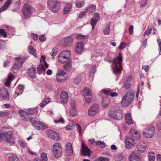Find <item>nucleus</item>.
<instances>
[{
	"mask_svg": "<svg viewBox=\"0 0 161 161\" xmlns=\"http://www.w3.org/2000/svg\"><path fill=\"white\" fill-rule=\"evenodd\" d=\"M122 61V56L120 53L113 61V66L114 72L117 74L120 72L121 70Z\"/></svg>",
	"mask_w": 161,
	"mask_h": 161,
	"instance_id": "f257e3e1",
	"label": "nucleus"
},
{
	"mask_svg": "<svg viewBox=\"0 0 161 161\" xmlns=\"http://www.w3.org/2000/svg\"><path fill=\"white\" fill-rule=\"evenodd\" d=\"M35 11V8L28 3H25L22 7V12L25 19L30 18Z\"/></svg>",
	"mask_w": 161,
	"mask_h": 161,
	"instance_id": "f03ea898",
	"label": "nucleus"
},
{
	"mask_svg": "<svg viewBox=\"0 0 161 161\" xmlns=\"http://www.w3.org/2000/svg\"><path fill=\"white\" fill-rule=\"evenodd\" d=\"M13 133L11 131L6 132L1 130H0V141L5 139L10 143L14 144L15 142V140L13 137Z\"/></svg>",
	"mask_w": 161,
	"mask_h": 161,
	"instance_id": "7ed1b4c3",
	"label": "nucleus"
},
{
	"mask_svg": "<svg viewBox=\"0 0 161 161\" xmlns=\"http://www.w3.org/2000/svg\"><path fill=\"white\" fill-rule=\"evenodd\" d=\"M134 94L131 92H128L123 97L121 102L123 107H126L130 105L134 98Z\"/></svg>",
	"mask_w": 161,
	"mask_h": 161,
	"instance_id": "20e7f679",
	"label": "nucleus"
},
{
	"mask_svg": "<svg viewBox=\"0 0 161 161\" xmlns=\"http://www.w3.org/2000/svg\"><path fill=\"white\" fill-rule=\"evenodd\" d=\"M27 112L22 110L19 111V113L20 115L21 119L25 121L29 120L30 119L28 115H32L35 114L37 112L36 108H31L27 110Z\"/></svg>",
	"mask_w": 161,
	"mask_h": 161,
	"instance_id": "39448f33",
	"label": "nucleus"
},
{
	"mask_svg": "<svg viewBox=\"0 0 161 161\" xmlns=\"http://www.w3.org/2000/svg\"><path fill=\"white\" fill-rule=\"evenodd\" d=\"M47 5L49 9L54 13H57L60 10V2L58 0H48Z\"/></svg>",
	"mask_w": 161,
	"mask_h": 161,
	"instance_id": "423d86ee",
	"label": "nucleus"
},
{
	"mask_svg": "<svg viewBox=\"0 0 161 161\" xmlns=\"http://www.w3.org/2000/svg\"><path fill=\"white\" fill-rule=\"evenodd\" d=\"M53 154L56 158L58 159L61 157L62 149L61 145L56 143L53 145L52 150Z\"/></svg>",
	"mask_w": 161,
	"mask_h": 161,
	"instance_id": "0eeeda50",
	"label": "nucleus"
},
{
	"mask_svg": "<svg viewBox=\"0 0 161 161\" xmlns=\"http://www.w3.org/2000/svg\"><path fill=\"white\" fill-rule=\"evenodd\" d=\"M30 120L32 125L37 130H43L46 129L47 126L41 121L37 120L35 118H31Z\"/></svg>",
	"mask_w": 161,
	"mask_h": 161,
	"instance_id": "6e6552de",
	"label": "nucleus"
},
{
	"mask_svg": "<svg viewBox=\"0 0 161 161\" xmlns=\"http://www.w3.org/2000/svg\"><path fill=\"white\" fill-rule=\"evenodd\" d=\"M15 62L12 67V70L14 73L16 72L20 69L23 64L25 61V59L23 58H16Z\"/></svg>",
	"mask_w": 161,
	"mask_h": 161,
	"instance_id": "1a4fd4ad",
	"label": "nucleus"
},
{
	"mask_svg": "<svg viewBox=\"0 0 161 161\" xmlns=\"http://www.w3.org/2000/svg\"><path fill=\"white\" fill-rule=\"evenodd\" d=\"M45 59L46 57L45 56H41L40 61L41 62H42V60L43 61V62L40 64L38 65L37 68V73L39 74L42 73L43 70L45 71L46 69L48 67V64H47V62L46 61Z\"/></svg>",
	"mask_w": 161,
	"mask_h": 161,
	"instance_id": "9d476101",
	"label": "nucleus"
},
{
	"mask_svg": "<svg viewBox=\"0 0 161 161\" xmlns=\"http://www.w3.org/2000/svg\"><path fill=\"white\" fill-rule=\"evenodd\" d=\"M155 127L153 126H149L143 132L144 137L149 138L152 137L154 133Z\"/></svg>",
	"mask_w": 161,
	"mask_h": 161,
	"instance_id": "9b49d317",
	"label": "nucleus"
},
{
	"mask_svg": "<svg viewBox=\"0 0 161 161\" xmlns=\"http://www.w3.org/2000/svg\"><path fill=\"white\" fill-rule=\"evenodd\" d=\"M108 114L110 117L115 119L120 120L122 118V113L120 110L112 111L109 112Z\"/></svg>",
	"mask_w": 161,
	"mask_h": 161,
	"instance_id": "f8f14e48",
	"label": "nucleus"
},
{
	"mask_svg": "<svg viewBox=\"0 0 161 161\" xmlns=\"http://www.w3.org/2000/svg\"><path fill=\"white\" fill-rule=\"evenodd\" d=\"M47 134L49 138L54 140H59L60 139L58 134L53 130H47Z\"/></svg>",
	"mask_w": 161,
	"mask_h": 161,
	"instance_id": "ddd939ff",
	"label": "nucleus"
},
{
	"mask_svg": "<svg viewBox=\"0 0 161 161\" xmlns=\"http://www.w3.org/2000/svg\"><path fill=\"white\" fill-rule=\"evenodd\" d=\"M99 110V106L97 104H95L90 107L88 111V114L90 116H93L96 114Z\"/></svg>",
	"mask_w": 161,
	"mask_h": 161,
	"instance_id": "4468645a",
	"label": "nucleus"
},
{
	"mask_svg": "<svg viewBox=\"0 0 161 161\" xmlns=\"http://www.w3.org/2000/svg\"><path fill=\"white\" fill-rule=\"evenodd\" d=\"M125 147L128 149L130 148L135 144V142L133 138L126 136L125 140Z\"/></svg>",
	"mask_w": 161,
	"mask_h": 161,
	"instance_id": "2eb2a0df",
	"label": "nucleus"
},
{
	"mask_svg": "<svg viewBox=\"0 0 161 161\" xmlns=\"http://www.w3.org/2000/svg\"><path fill=\"white\" fill-rule=\"evenodd\" d=\"M82 149L81 153L85 156H90V150L88 147L86 146L84 142L82 141L81 142Z\"/></svg>",
	"mask_w": 161,
	"mask_h": 161,
	"instance_id": "dca6fc26",
	"label": "nucleus"
},
{
	"mask_svg": "<svg viewBox=\"0 0 161 161\" xmlns=\"http://www.w3.org/2000/svg\"><path fill=\"white\" fill-rule=\"evenodd\" d=\"M100 19L99 14L98 13H95L94 14V16L91 19V25L92 27V29L94 28L97 22Z\"/></svg>",
	"mask_w": 161,
	"mask_h": 161,
	"instance_id": "f3484780",
	"label": "nucleus"
},
{
	"mask_svg": "<svg viewBox=\"0 0 161 161\" xmlns=\"http://www.w3.org/2000/svg\"><path fill=\"white\" fill-rule=\"evenodd\" d=\"M70 108L69 111L70 115L71 116H75L76 115L77 112L76 109L75 102L74 101H72L70 103Z\"/></svg>",
	"mask_w": 161,
	"mask_h": 161,
	"instance_id": "a211bd4d",
	"label": "nucleus"
},
{
	"mask_svg": "<svg viewBox=\"0 0 161 161\" xmlns=\"http://www.w3.org/2000/svg\"><path fill=\"white\" fill-rule=\"evenodd\" d=\"M68 98V94L67 92L63 91L61 92L60 95V99L63 104L67 103Z\"/></svg>",
	"mask_w": 161,
	"mask_h": 161,
	"instance_id": "6ab92c4d",
	"label": "nucleus"
},
{
	"mask_svg": "<svg viewBox=\"0 0 161 161\" xmlns=\"http://www.w3.org/2000/svg\"><path fill=\"white\" fill-rule=\"evenodd\" d=\"M136 148L138 151L142 153H144L147 148L146 144L143 142H140L136 146Z\"/></svg>",
	"mask_w": 161,
	"mask_h": 161,
	"instance_id": "aec40b11",
	"label": "nucleus"
},
{
	"mask_svg": "<svg viewBox=\"0 0 161 161\" xmlns=\"http://www.w3.org/2000/svg\"><path fill=\"white\" fill-rule=\"evenodd\" d=\"M65 149L66 153L69 156H71L72 154L73 151L72 145L70 143H68L66 144Z\"/></svg>",
	"mask_w": 161,
	"mask_h": 161,
	"instance_id": "412c9836",
	"label": "nucleus"
},
{
	"mask_svg": "<svg viewBox=\"0 0 161 161\" xmlns=\"http://www.w3.org/2000/svg\"><path fill=\"white\" fill-rule=\"evenodd\" d=\"M84 48V45L82 42H78L75 46V52L77 53H81Z\"/></svg>",
	"mask_w": 161,
	"mask_h": 161,
	"instance_id": "4be33fe9",
	"label": "nucleus"
},
{
	"mask_svg": "<svg viewBox=\"0 0 161 161\" xmlns=\"http://www.w3.org/2000/svg\"><path fill=\"white\" fill-rule=\"evenodd\" d=\"M130 161H141L140 158L137 156L136 152H133L130 156Z\"/></svg>",
	"mask_w": 161,
	"mask_h": 161,
	"instance_id": "5701e85b",
	"label": "nucleus"
},
{
	"mask_svg": "<svg viewBox=\"0 0 161 161\" xmlns=\"http://www.w3.org/2000/svg\"><path fill=\"white\" fill-rule=\"evenodd\" d=\"M73 39L72 37L69 36L65 37L64 40V42L65 46H70L73 43Z\"/></svg>",
	"mask_w": 161,
	"mask_h": 161,
	"instance_id": "b1692460",
	"label": "nucleus"
},
{
	"mask_svg": "<svg viewBox=\"0 0 161 161\" xmlns=\"http://www.w3.org/2000/svg\"><path fill=\"white\" fill-rule=\"evenodd\" d=\"M101 92L102 93L105 94L106 95H109L112 97H116L118 95L117 93L116 92H112L110 90L103 89L102 90Z\"/></svg>",
	"mask_w": 161,
	"mask_h": 161,
	"instance_id": "393cba45",
	"label": "nucleus"
},
{
	"mask_svg": "<svg viewBox=\"0 0 161 161\" xmlns=\"http://www.w3.org/2000/svg\"><path fill=\"white\" fill-rule=\"evenodd\" d=\"M36 69L34 68H29L28 71V75L32 78H35L36 77Z\"/></svg>",
	"mask_w": 161,
	"mask_h": 161,
	"instance_id": "a878e982",
	"label": "nucleus"
},
{
	"mask_svg": "<svg viewBox=\"0 0 161 161\" xmlns=\"http://www.w3.org/2000/svg\"><path fill=\"white\" fill-rule=\"evenodd\" d=\"M13 0H8L3 7L0 8V13L5 10L11 4Z\"/></svg>",
	"mask_w": 161,
	"mask_h": 161,
	"instance_id": "bb28decb",
	"label": "nucleus"
},
{
	"mask_svg": "<svg viewBox=\"0 0 161 161\" xmlns=\"http://www.w3.org/2000/svg\"><path fill=\"white\" fill-rule=\"evenodd\" d=\"M111 23L108 22L106 25L103 31V33L105 35H108L110 32V26Z\"/></svg>",
	"mask_w": 161,
	"mask_h": 161,
	"instance_id": "cd10ccee",
	"label": "nucleus"
},
{
	"mask_svg": "<svg viewBox=\"0 0 161 161\" xmlns=\"http://www.w3.org/2000/svg\"><path fill=\"white\" fill-rule=\"evenodd\" d=\"M3 94H1V95L2 97L5 100H9V97L8 95V93L7 89H4L2 90Z\"/></svg>",
	"mask_w": 161,
	"mask_h": 161,
	"instance_id": "c85d7f7f",
	"label": "nucleus"
},
{
	"mask_svg": "<svg viewBox=\"0 0 161 161\" xmlns=\"http://www.w3.org/2000/svg\"><path fill=\"white\" fill-rule=\"evenodd\" d=\"M125 119L128 125L132 124L133 123V121L131 118V114L130 113H127L125 115Z\"/></svg>",
	"mask_w": 161,
	"mask_h": 161,
	"instance_id": "c756f323",
	"label": "nucleus"
},
{
	"mask_svg": "<svg viewBox=\"0 0 161 161\" xmlns=\"http://www.w3.org/2000/svg\"><path fill=\"white\" fill-rule=\"evenodd\" d=\"M71 61L69 60L64 64V69L66 71H69L71 69Z\"/></svg>",
	"mask_w": 161,
	"mask_h": 161,
	"instance_id": "7c9ffc66",
	"label": "nucleus"
},
{
	"mask_svg": "<svg viewBox=\"0 0 161 161\" xmlns=\"http://www.w3.org/2000/svg\"><path fill=\"white\" fill-rule=\"evenodd\" d=\"M96 9V6L93 4L89 5L86 9V11L87 12L93 13L94 12Z\"/></svg>",
	"mask_w": 161,
	"mask_h": 161,
	"instance_id": "2f4dec72",
	"label": "nucleus"
},
{
	"mask_svg": "<svg viewBox=\"0 0 161 161\" xmlns=\"http://www.w3.org/2000/svg\"><path fill=\"white\" fill-rule=\"evenodd\" d=\"M109 103V100L107 97L104 98L103 99L102 104L103 108L106 107Z\"/></svg>",
	"mask_w": 161,
	"mask_h": 161,
	"instance_id": "473e14b6",
	"label": "nucleus"
},
{
	"mask_svg": "<svg viewBox=\"0 0 161 161\" xmlns=\"http://www.w3.org/2000/svg\"><path fill=\"white\" fill-rule=\"evenodd\" d=\"M63 53H61L58 56L59 62L60 63L62 64H63L65 62H66L67 59L66 58L64 57V56L63 55Z\"/></svg>",
	"mask_w": 161,
	"mask_h": 161,
	"instance_id": "72a5a7b5",
	"label": "nucleus"
},
{
	"mask_svg": "<svg viewBox=\"0 0 161 161\" xmlns=\"http://www.w3.org/2000/svg\"><path fill=\"white\" fill-rule=\"evenodd\" d=\"M28 51L29 53L34 55L35 57H37L36 51L32 46H29V47Z\"/></svg>",
	"mask_w": 161,
	"mask_h": 161,
	"instance_id": "f704fd0d",
	"label": "nucleus"
},
{
	"mask_svg": "<svg viewBox=\"0 0 161 161\" xmlns=\"http://www.w3.org/2000/svg\"><path fill=\"white\" fill-rule=\"evenodd\" d=\"M149 161H154L155 158V154L153 152H150L148 153Z\"/></svg>",
	"mask_w": 161,
	"mask_h": 161,
	"instance_id": "c9c22d12",
	"label": "nucleus"
},
{
	"mask_svg": "<svg viewBox=\"0 0 161 161\" xmlns=\"http://www.w3.org/2000/svg\"><path fill=\"white\" fill-rule=\"evenodd\" d=\"M61 53H63V55L64 58H66L67 59L70 58L71 52L69 50H65L62 51Z\"/></svg>",
	"mask_w": 161,
	"mask_h": 161,
	"instance_id": "e433bc0d",
	"label": "nucleus"
},
{
	"mask_svg": "<svg viewBox=\"0 0 161 161\" xmlns=\"http://www.w3.org/2000/svg\"><path fill=\"white\" fill-rule=\"evenodd\" d=\"M9 161H19V159L18 156L15 154H13L8 157Z\"/></svg>",
	"mask_w": 161,
	"mask_h": 161,
	"instance_id": "4c0bfd02",
	"label": "nucleus"
},
{
	"mask_svg": "<svg viewBox=\"0 0 161 161\" xmlns=\"http://www.w3.org/2000/svg\"><path fill=\"white\" fill-rule=\"evenodd\" d=\"M84 95L85 96H91L92 95L90 89L88 87H85L84 89Z\"/></svg>",
	"mask_w": 161,
	"mask_h": 161,
	"instance_id": "58836bf2",
	"label": "nucleus"
},
{
	"mask_svg": "<svg viewBox=\"0 0 161 161\" xmlns=\"http://www.w3.org/2000/svg\"><path fill=\"white\" fill-rule=\"evenodd\" d=\"M50 99L48 97L45 99L40 104V107L43 108L49 103Z\"/></svg>",
	"mask_w": 161,
	"mask_h": 161,
	"instance_id": "ea45409f",
	"label": "nucleus"
},
{
	"mask_svg": "<svg viewBox=\"0 0 161 161\" xmlns=\"http://www.w3.org/2000/svg\"><path fill=\"white\" fill-rule=\"evenodd\" d=\"M71 7V4H67L64 8V13L65 14H67L70 11Z\"/></svg>",
	"mask_w": 161,
	"mask_h": 161,
	"instance_id": "a19ab883",
	"label": "nucleus"
},
{
	"mask_svg": "<svg viewBox=\"0 0 161 161\" xmlns=\"http://www.w3.org/2000/svg\"><path fill=\"white\" fill-rule=\"evenodd\" d=\"M84 4V1L83 0L78 1L76 4V6L77 8L82 7Z\"/></svg>",
	"mask_w": 161,
	"mask_h": 161,
	"instance_id": "79ce46f5",
	"label": "nucleus"
},
{
	"mask_svg": "<svg viewBox=\"0 0 161 161\" xmlns=\"http://www.w3.org/2000/svg\"><path fill=\"white\" fill-rule=\"evenodd\" d=\"M41 159L42 161H47V154L45 153H42L41 155Z\"/></svg>",
	"mask_w": 161,
	"mask_h": 161,
	"instance_id": "37998d69",
	"label": "nucleus"
},
{
	"mask_svg": "<svg viewBox=\"0 0 161 161\" xmlns=\"http://www.w3.org/2000/svg\"><path fill=\"white\" fill-rule=\"evenodd\" d=\"M54 121L56 124L58 123H64V120L62 117H60L59 118L56 119L54 120Z\"/></svg>",
	"mask_w": 161,
	"mask_h": 161,
	"instance_id": "c03bdc74",
	"label": "nucleus"
},
{
	"mask_svg": "<svg viewBox=\"0 0 161 161\" xmlns=\"http://www.w3.org/2000/svg\"><path fill=\"white\" fill-rule=\"evenodd\" d=\"M96 143V145L98 146L99 145L100 147L102 148H104L105 147L106 144L105 143L103 142H102L100 141H98Z\"/></svg>",
	"mask_w": 161,
	"mask_h": 161,
	"instance_id": "a18cd8bd",
	"label": "nucleus"
},
{
	"mask_svg": "<svg viewBox=\"0 0 161 161\" xmlns=\"http://www.w3.org/2000/svg\"><path fill=\"white\" fill-rule=\"evenodd\" d=\"M9 112L7 111H0V117H4L9 115Z\"/></svg>",
	"mask_w": 161,
	"mask_h": 161,
	"instance_id": "49530a36",
	"label": "nucleus"
},
{
	"mask_svg": "<svg viewBox=\"0 0 161 161\" xmlns=\"http://www.w3.org/2000/svg\"><path fill=\"white\" fill-rule=\"evenodd\" d=\"M1 36L3 37H6L7 36V34L5 31L3 29H0V37Z\"/></svg>",
	"mask_w": 161,
	"mask_h": 161,
	"instance_id": "de8ad7c7",
	"label": "nucleus"
},
{
	"mask_svg": "<svg viewBox=\"0 0 161 161\" xmlns=\"http://www.w3.org/2000/svg\"><path fill=\"white\" fill-rule=\"evenodd\" d=\"M74 124L70 123L66 127V129L67 130H72L74 128Z\"/></svg>",
	"mask_w": 161,
	"mask_h": 161,
	"instance_id": "09e8293b",
	"label": "nucleus"
},
{
	"mask_svg": "<svg viewBox=\"0 0 161 161\" xmlns=\"http://www.w3.org/2000/svg\"><path fill=\"white\" fill-rule=\"evenodd\" d=\"M94 161H108L107 158L101 157L96 159Z\"/></svg>",
	"mask_w": 161,
	"mask_h": 161,
	"instance_id": "8fccbe9b",
	"label": "nucleus"
},
{
	"mask_svg": "<svg viewBox=\"0 0 161 161\" xmlns=\"http://www.w3.org/2000/svg\"><path fill=\"white\" fill-rule=\"evenodd\" d=\"M8 33L9 34H13L14 31V28L10 26H8L7 27Z\"/></svg>",
	"mask_w": 161,
	"mask_h": 161,
	"instance_id": "3c124183",
	"label": "nucleus"
},
{
	"mask_svg": "<svg viewBox=\"0 0 161 161\" xmlns=\"http://www.w3.org/2000/svg\"><path fill=\"white\" fill-rule=\"evenodd\" d=\"M57 53L58 50L56 48H53V49L51 53L50 54L52 56H55L57 54Z\"/></svg>",
	"mask_w": 161,
	"mask_h": 161,
	"instance_id": "603ef678",
	"label": "nucleus"
},
{
	"mask_svg": "<svg viewBox=\"0 0 161 161\" xmlns=\"http://www.w3.org/2000/svg\"><path fill=\"white\" fill-rule=\"evenodd\" d=\"M157 41L159 47V55H161V40L160 39H157Z\"/></svg>",
	"mask_w": 161,
	"mask_h": 161,
	"instance_id": "864d4df0",
	"label": "nucleus"
},
{
	"mask_svg": "<svg viewBox=\"0 0 161 161\" xmlns=\"http://www.w3.org/2000/svg\"><path fill=\"white\" fill-rule=\"evenodd\" d=\"M134 134L136 136H135L137 137L138 139H139L141 137V134L139 132L136 130H135L133 132Z\"/></svg>",
	"mask_w": 161,
	"mask_h": 161,
	"instance_id": "5fc2aeb1",
	"label": "nucleus"
},
{
	"mask_svg": "<svg viewBox=\"0 0 161 161\" xmlns=\"http://www.w3.org/2000/svg\"><path fill=\"white\" fill-rule=\"evenodd\" d=\"M152 31V29L150 28V29H148L144 33V35H147L148 36L151 34V32Z\"/></svg>",
	"mask_w": 161,
	"mask_h": 161,
	"instance_id": "6e6d98bb",
	"label": "nucleus"
},
{
	"mask_svg": "<svg viewBox=\"0 0 161 161\" xmlns=\"http://www.w3.org/2000/svg\"><path fill=\"white\" fill-rule=\"evenodd\" d=\"M21 4V2L20 0H18L15 3L14 5L17 8H19Z\"/></svg>",
	"mask_w": 161,
	"mask_h": 161,
	"instance_id": "4d7b16f0",
	"label": "nucleus"
},
{
	"mask_svg": "<svg viewBox=\"0 0 161 161\" xmlns=\"http://www.w3.org/2000/svg\"><path fill=\"white\" fill-rule=\"evenodd\" d=\"M58 76H64L66 75V72L63 70H60L58 72Z\"/></svg>",
	"mask_w": 161,
	"mask_h": 161,
	"instance_id": "13d9d810",
	"label": "nucleus"
},
{
	"mask_svg": "<svg viewBox=\"0 0 161 161\" xmlns=\"http://www.w3.org/2000/svg\"><path fill=\"white\" fill-rule=\"evenodd\" d=\"M92 98L86 97H85V102L86 103H89L92 102Z\"/></svg>",
	"mask_w": 161,
	"mask_h": 161,
	"instance_id": "bf43d9fd",
	"label": "nucleus"
},
{
	"mask_svg": "<svg viewBox=\"0 0 161 161\" xmlns=\"http://www.w3.org/2000/svg\"><path fill=\"white\" fill-rule=\"evenodd\" d=\"M24 89V86L21 85H20L18 87H17V91H18V90H19V92H21V93H22L23 92Z\"/></svg>",
	"mask_w": 161,
	"mask_h": 161,
	"instance_id": "052dcab7",
	"label": "nucleus"
},
{
	"mask_svg": "<svg viewBox=\"0 0 161 161\" xmlns=\"http://www.w3.org/2000/svg\"><path fill=\"white\" fill-rule=\"evenodd\" d=\"M123 86L125 89H128L131 87V84L130 83L125 82L123 85Z\"/></svg>",
	"mask_w": 161,
	"mask_h": 161,
	"instance_id": "680f3d73",
	"label": "nucleus"
},
{
	"mask_svg": "<svg viewBox=\"0 0 161 161\" xmlns=\"http://www.w3.org/2000/svg\"><path fill=\"white\" fill-rule=\"evenodd\" d=\"M81 81V79L80 77L76 78L74 80V83L76 84H78Z\"/></svg>",
	"mask_w": 161,
	"mask_h": 161,
	"instance_id": "e2e57ef3",
	"label": "nucleus"
},
{
	"mask_svg": "<svg viewBox=\"0 0 161 161\" xmlns=\"http://www.w3.org/2000/svg\"><path fill=\"white\" fill-rule=\"evenodd\" d=\"M85 37V36L80 34H78L76 36V38L79 40H82L84 39Z\"/></svg>",
	"mask_w": 161,
	"mask_h": 161,
	"instance_id": "0e129e2a",
	"label": "nucleus"
},
{
	"mask_svg": "<svg viewBox=\"0 0 161 161\" xmlns=\"http://www.w3.org/2000/svg\"><path fill=\"white\" fill-rule=\"evenodd\" d=\"M133 26L132 25H130L129 29V33L130 35H132L133 34Z\"/></svg>",
	"mask_w": 161,
	"mask_h": 161,
	"instance_id": "69168bd1",
	"label": "nucleus"
},
{
	"mask_svg": "<svg viewBox=\"0 0 161 161\" xmlns=\"http://www.w3.org/2000/svg\"><path fill=\"white\" fill-rule=\"evenodd\" d=\"M6 47L5 44L3 42H0V49L3 50Z\"/></svg>",
	"mask_w": 161,
	"mask_h": 161,
	"instance_id": "338daca9",
	"label": "nucleus"
},
{
	"mask_svg": "<svg viewBox=\"0 0 161 161\" xmlns=\"http://www.w3.org/2000/svg\"><path fill=\"white\" fill-rule=\"evenodd\" d=\"M126 45V43H125L124 42H122L121 43L119 47V49L121 50L125 47V46Z\"/></svg>",
	"mask_w": 161,
	"mask_h": 161,
	"instance_id": "774afa93",
	"label": "nucleus"
}]
</instances>
